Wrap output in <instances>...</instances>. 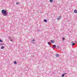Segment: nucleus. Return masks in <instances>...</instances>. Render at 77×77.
Segmentation results:
<instances>
[{
	"instance_id": "f257e3e1",
	"label": "nucleus",
	"mask_w": 77,
	"mask_h": 77,
	"mask_svg": "<svg viewBox=\"0 0 77 77\" xmlns=\"http://www.w3.org/2000/svg\"><path fill=\"white\" fill-rule=\"evenodd\" d=\"M2 15H3L4 16H5V17H7V16H8V13L6 10L3 9L2 10Z\"/></svg>"
},
{
	"instance_id": "f03ea898",
	"label": "nucleus",
	"mask_w": 77,
	"mask_h": 77,
	"mask_svg": "<svg viewBox=\"0 0 77 77\" xmlns=\"http://www.w3.org/2000/svg\"><path fill=\"white\" fill-rule=\"evenodd\" d=\"M75 44V43H73V42H71V45H72V46H74Z\"/></svg>"
},
{
	"instance_id": "7ed1b4c3",
	"label": "nucleus",
	"mask_w": 77,
	"mask_h": 77,
	"mask_svg": "<svg viewBox=\"0 0 77 77\" xmlns=\"http://www.w3.org/2000/svg\"><path fill=\"white\" fill-rule=\"evenodd\" d=\"M56 45H53L52 48H56Z\"/></svg>"
},
{
	"instance_id": "20e7f679",
	"label": "nucleus",
	"mask_w": 77,
	"mask_h": 77,
	"mask_svg": "<svg viewBox=\"0 0 77 77\" xmlns=\"http://www.w3.org/2000/svg\"><path fill=\"white\" fill-rule=\"evenodd\" d=\"M51 42L52 43H54V40H52L51 41Z\"/></svg>"
},
{
	"instance_id": "39448f33",
	"label": "nucleus",
	"mask_w": 77,
	"mask_h": 77,
	"mask_svg": "<svg viewBox=\"0 0 77 77\" xmlns=\"http://www.w3.org/2000/svg\"><path fill=\"white\" fill-rule=\"evenodd\" d=\"M74 12L75 13V14H77V10H75L74 11Z\"/></svg>"
},
{
	"instance_id": "423d86ee",
	"label": "nucleus",
	"mask_w": 77,
	"mask_h": 77,
	"mask_svg": "<svg viewBox=\"0 0 77 77\" xmlns=\"http://www.w3.org/2000/svg\"><path fill=\"white\" fill-rule=\"evenodd\" d=\"M60 18H61V16H59V18H57V20H59Z\"/></svg>"
},
{
	"instance_id": "0eeeda50",
	"label": "nucleus",
	"mask_w": 77,
	"mask_h": 77,
	"mask_svg": "<svg viewBox=\"0 0 77 77\" xmlns=\"http://www.w3.org/2000/svg\"><path fill=\"white\" fill-rule=\"evenodd\" d=\"M66 74V73H65L64 74H62V77H64V76H65V74Z\"/></svg>"
},
{
	"instance_id": "6e6552de",
	"label": "nucleus",
	"mask_w": 77,
	"mask_h": 77,
	"mask_svg": "<svg viewBox=\"0 0 77 77\" xmlns=\"http://www.w3.org/2000/svg\"><path fill=\"white\" fill-rule=\"evenodd\" d=\"M44 22H45V23H47V20H46V19H45L44 20Z\"/></svg>"
},
{
	"instance_id": "1a4fd4ad",
	"label": "nucleus",
	"mask_w": 77,
	"mask_h": 77,
	"mask_svg": "<svg viewBox=\"0 0 77 77\" xmlns=\"http://www.w3.org/2000/svg\"><path fill=\"white\" fill-rule=\"evenodd\" d=\"M14 64H15V65H17V63L16 61H15L14 62Z\"/></svg>"
},
{
	"instance_id": "9d476101",
	"label": "nucleus",
	"mask_w": 77,
	"mask_h": 77,
	"mask_svg": "<svg viewBox=\"0 0 77 77\" xmlns=\"http://www.w3.org/2000/svg\"><path fill=\"white\" fill-rule=\"evenodd\" d=\"M4 48H5V47L3 46H2L1 47V49H4Z\"/></svg>"
},
{
	"instance_id": "9b49d317",
	"label": "nucleus",
	"mask_w": 77,
	"mask_h": 77,
	"mask_svg": "<svg viewBox=\"0 0 77 77\" xmlns=\"http://www.w3.org/2000/svg\"><path fill=\"white\" fill-rule=\"evenodd\" d=\"M56 57H59V55L58 54H57L56 55Z\"/></svg>"
},
{
	"instance_id": "f8f14e48",
	"label": "nucleus",
	"mask_w": 77,
	"mask_h": 77,
	"mask_svg": "<svg viewBox=\"0 0 77 77\" xmlns=\"http://www.w3.org/2000/svg\"><path fill=\"white\" fill-rule=\"evenodd\" d=\"M50 2L51 3H53V0H50Z\"/></svg>"
},
{
	"instance_id": "ddd939ff",
	"label": "nucleus",
	"mask_w": 77,
	"mask_h": 77,
	"mask_svg": "<svg viewBox=\"0 0 77 77\" xmlns=\"http://www.w3.org/2000/svg\"><path fill=\"white\" fill-rule=\"evenodd\" d=\"M48 45H49L50 46H51V44L49 42H48Z\"/></svg>"
},
{
	"instance_id": "4468645a",
	"label": "nucleus",
	"mask_w": 77,
	"mask_h": 77,
	"mask_svg": "<svg viewBox=\"0 0 77 77\" xmlns=\"http://www.w3.org/2000/svg\"><path fill=\"white\" fill-rule=\"evenodd\" d=\"M0 44L1 45V46H2V45H5V44H4V43Z\"/></svg>"
},
{
	"instance_id": "2eb2a0df",
	"label": "nucleus",
	"mask_w": 77,
	"mask_h": 77,
	"mask_svg": "<svg viewBox=\"0 0 77 77\" xmlns=\"http://www.w3.org/2000/svg\"><path fill=\"white\" fill-rule=\"evenodd\" d=\"M57 48H58V49H59V45L57 46Z\"/></svg>"
},
{
	"instance_id": "dca6fc26",
	"label": "nucleus",
	"mask_w": 77,
	"mask_h": 77,
	"mask_svg": "<svg viewBox=\"0 0 77 77\" xmlns=\"http://www.w3.org/2000/svg\"><path fill=\"white\" fill-rule=\"evenodd\" d=\"M3 42V41L2 39H0V42Z\"/></svg>"
},
{
	"instance_id": "f3484780",
	"label": "nucleus",
	"mask_w": 77,
	"mask_h": 77,
	"mask_svg": "<svg viewBox=\"0 0 77 77\" xmlns=\"http://www.w3.org/2000/svg\"><path fill=\"white\" fill-rule=\"evenodd\" d=\"M35 39H33V40L32 41V42H35Z\"/></svg>"
},
{
	"instance_id": "a211bd4d",
	"label": "nucleus",
	"mask_w": 77,
	"mask_h": 77,
	"mask_svg": "<svg viewBox=\"0 0 77 77\" xmlns=\"http://www.w3.org/2000/svg\"><path fill=\"white\" fill-rule=\"evenodd\" d=\"M16 5H19V2H16Z\"/></svg>"
},
{
	"instance_id": "6ab92c4d",
	"label": "nucleus",
	"mask_w": 77,
	"mask_h": 77,
	"mask_svg": "<svg viewBox=\"0 0 77 77\" xmlns=\"http://www.w3.org/2000/svg\"><path fill=\"white\" fill-rule=\"evenodd\" d=\"M62 39L63 41H64L65 40V38H62Z\"/></svg>"
},
{
	"instance_id": "aec40b11",
	"label": "nucleus",
	"mask_w": 77,
	"mask_h": 77,
	"mask_svg": "<svg viewBox=\"0 0 77 77\" xmlns=\"http://www.w3.org/2000/svg\"><path fill=\"white\" fill-rule=\"evenodd\" d=\"M10 41H11V42H12V40L11 39V40H10Z\"/></svg>"
}]
</instances>
